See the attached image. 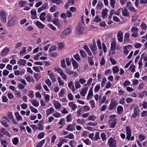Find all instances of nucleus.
Here are the masks:
<instances>
[{
  "mask_svg": "<svg viewBox=\"0 0 147 147\" xmlns=\"http://www.w3.org/2000/svg\"><path fill=\"white\" fill-rule=\"evenodd\" d=\"M17 63L21 66H24L25 65L26 62L24 59H20L18 61Z\"/></svg>",
  "mask_w": 147,
  "mask_h": 147,
  "instance_id": "obj_12",
  "label": "nucleus"
},
{
  "mask_svg": "<svg viewBox=\"0 0 147 147\" xmlns=\"http://www.w3.org/2000/svg\"><path fill=\"white\" fill-rule=\"evenodd\" d=\"M28 95L31 98H33L34 96V91L32 90L29 91L28 92Z\"/></svg>",
  "mask_w": 147,
  "mask_h": 147,
  "instance_id": "obj_53",
  "label": "nucleus"
},
{
  "mask_svg": "<svg viewBox=\"0 0 147 147\" xmlns=\"http://www.w3.org/2000/svg\"><path fill=\"white\" fill-rule=\"evenodd\" d=\"M31 18L33 19L37 18V16L36 14V11L35 9H32L30 11Z\"/></svg>",
  "mask_w": 147,
  "mask_h": 147,
  "instance_id": "obj_15",
  "label": "nucleus"
},
{
  "mask_svg": "<svg viewBox=\"0 0 147 147\" xmlns=\"http://www.w3.org/2000/svg\"><path fill=\"white\" fill-rule=\"evenodd\" d=\"M108 143L110 147H116V141L112 138H111L109 140Z\"/></svg>",
  "mask_w": 147,
  "mask_h": 147,
  "instance_id": "obj_5",
  "label": "nucleus"
},
{
  "mask_svg": "<svg viewBox=\"0 0 147 147\" xmlns=\"http://www.w3.org/2000/svg\"><path fill=\"white\" fill-rule=\"evenodd\" d=\"M61 67L63 68H65L66 66L65 62V60L64 59L60 60Z\"/></svg>",
  "mask_w": 147,
  "mask_h": 147,
  "instance_id": "obj_51",
  "label": "nucleus"
},
{
  "mask_svg": "<svg viewBox=\"0 0 147 147\" xmlns=\"http://www.w3.org/2000/svg\"><path fill=\"white\" fill-rule=\"evenodd\" d=\"M100 89V86L99 84L96 85L94 88V91L95 92H98Z\"/></svg>",
  "mask_w": 147,
  "mask_h": 147,
  "instance_id": "obj_63",
  "label": "nucleus"
},
{
  "mask_svg": "<svg viewBox=\"0 0 147 147\" xmlns=\"http://www.w3.org/2000/svg\"><path fill=\"white\" fill-rule=\"evenodd\" d=\"M134 46L135 48L139 49L142 46V45L140 43H136L134 44Z\"/></svg>",
  "mask_w": 147,
  "mask_h": 147,
  "instance_id": "obj_54",
  "label": "nucleus"
},
{
  "mask_svg": "<svg viewBox=\"0 0 147 147\" xmlns=\"http://www.w3.org/2000/svg\"><path fill=\"white\" fill-rule=\"evenodd\" d=\"M53 70L55 72H57L59 73L63 79L65 80L67 79L66 75L64 73L61 69L58 67H55L53 69Z\"/></svg>",
  "mask_w": 147,
  "mask_h": 147,
  "instance_id": "obj_3",
  "label": "nucleus"
},
{
  "mask_svg": "<svg viewBox=\"0 0 147 147\" xmlns=\"http://www.w3.org/2000/svg\"><path fill=\"white\" fill-rule=\"evenodd\" d=\"M8 121V120H3V121H0V123L4 126L6 127H7L9 126V125L7 123V122Z\"/></svg>",
  "mask_w": 147,
  "mask_h": 147,
  "instance_id": "obj_26",
  "label": "nucleus"
},
{
  "mask_svg": "<svg viewBox=\"0 0 147 147\" xmlns=\"http://www.w3.org/2000/svg\"><path fill=\"white\" fill-rule=\"evenodd\" d=\"M79 82L78 81H76L75 82V84L76 88V89H78L80 88L81 87V85L79 83Z\"/></svg>",
  "mask_w": 147,
  "mask_h": 147,
  "instance_id": "obj_64",
  "label": "nucleus"
},
{
  "mask_svg": "<svg viewBox=\"0 0 147 147\" xmlns=\"http://www.w3.org/2000/svg\"><path fill=\"white\" fill-rule=\"evenodd\" d=\"M15 115L18 121H20L22 120L23 118L22 116L19 114L18 112H17L15 113Z\"/></svg>",
  "mask_w": 147,
  "mask_h": 147,
  "instance_id": "obj_22",
  "label": "nucleus"
},
{
  "mask_svg": "<svg viewBox=\"0 0 147 147\" xmlns=\"http://www.w3.org/2000/svg\"><path fill=\"white\" fill-rule=\"evenodd\" d=\"M9 52V49L7 48H4L2 51L1 53V55L2 56H5L7 55Z\"/></svg>",
  "mask_w": 147,
  "mask_h": 147,
  "instance_id": "obj_25",
  "label": "nucleus"
},
{
  "mask_svg": "<svg viewBox=\"0 0 147 147\" xmlns=\"http://www.w3.org/2000/svg\"><path fill=\"white\" fill-rule=\"evenodd\" d=\"M116 41L114 38H112L111 43V50H114L116 49Z\"/></svg>",
  "mask_w": 147,
  "mask_h": 147,
  "instance_id": "obj_6",
  "label": "nucleus"
},
{
  "mask_svg": "<svg viewBox=\"0 0 147 147\" xmlns=\"http://www.w3.org/2000/svg\"><path fill=\"white\" fill-rule=\"evenodd\" d=\"M76 122L77 124L83 125L85 123L86 121L83 119H78L76 120Z\"/></svg>",
  "mask_w": 147,
  "mask_h": 147,
  "instance_id": "obj_28",
  "label": "nucleus"
},
{
  "mask_svg": "<svg viewBox=\"0 0 147 147\" xmlns=\"http://www.w3.org/2000/svg\"><path fill=\"white\" fill-rule=\"evenodd\" d=\"M74 0H68L67 3L65 6V7L66 8H67L69 7V6L67 7V5H71L74 4Z\"/></svg>",
  "mask_w": 147,
  "mask_h": 147,
  "instance_id": "obj_38",
  "label": "nucleus"
},
{
  "mask_svg": "<svg viewBox=\"0 0 147 147\" xmlns=\"http://www.w3.org/2000/svg\"><path fill=\"white\" fill-rule=\"evenodd\" d=\"M65 46L64 43L63 42L57 44L58 49L59 50L63 49L64 47Z\"/></svg>",
  "mask_w": 147,
  "mask_h": 147,
  "instance_id": "obj_34",
  "label": "nucleus"
},
{
  "mask_svg": "<svg viewBox=\"0 0 147 147\" xmlns=\"http://www.w3.org/2000/svg\"><path fill=\"white\" fill-rule=\"evenodd\" d=\"M71 28H66L60 34V37L61 38H65L71 33Z\"/></svg>",
  "mask_w": 147,
  "mask_h": 147,
  "instance_id": "obj_1",
  "label": "nucleus"
},
{
  "mask_svg": "<svg viewBox=\"0 0 147 147\" xmlns=\"http://www.w3.org/2000/svg\"><path fill=\"white\" fill-rule=\"evenodd\" d=\"M72 60V63L73 65V66L74 67V70H75L76 69H77L78 68V64L77 63V62L74 60L73 59H71Z\"/></svg>",
  "mask_w": 147,
  "mask_h": 147,
  "instance_id": "obj_21",
  "label": "nucleus"
},
{
  "mask_svg": "<svg viewBox=\"0 0 147 147\" xmlns=\"http://www.w3.org/2000/svg\"><path fill=\"white\" fill-rule=\"evenodd\" d=\"M68 105L69 107L73 110H74L77 107L76 105L75 104L74 102H69L68 103Z\"/></svg>",
  "mask_w": 147,
  "mask_h": 147,
  "instance_id": "obj_24",
  "label": "nucleus"
},
{
  "mask_svg": "<svg viewBox=\"0 0 147 147\" xmlns=\"http://www.w3.org/2000/svg\"><path fill=\"white\" fill-rule=\"evenodd\" d=\"M117 105V102L114 100H111L110 105L109 108L110 109H112Z\"/></svg>",
  "mask_w": 147,
  "mask_h": 147,
  "instance_id": "obj_9",
  "label": "nucleus"
},
{
  "mask_svg": "<svg viewBox=\"0 0 147 147\" xmlns=\"http://www.w3.org/2000/svg\"><path fill=\"white\" fill-rule=\"evenodd\" d=\"M31 102L32 105L35 107H38L39 105V101L36 100L32 99Z\"/></svg>",
  "mask_w": 147,
  "mask_h": 147,
  "instance_id": "obj_19",
  "label": "nucleus"
},
{
  "mask_svg": "<svg viewBox=\"0 0 147 147\" xmlns=\"http://www.w3.org/2000/svg\"><path fill=\"white\" fill-rule=\"evenodd\" d=\"M6 14L5 12L3 11H1L0 12V17L2 21L5 23L6 22Z\"/></svg>",
  "mask_w": 147,
  "mask_h": 147,
  "instance_id": "obj_4",
  "label": "nucleus"
},
{
  "mask_svg": "<svg viewBox=\"0 0 147 147\" xmlns=\"http://www.w3.org/2000/svg\"><path fill=\"white\" fill-rule=\"evenodd\" d=\"M7 117L9 119H12L13 117V116L12 113L10 112H8L7 113Z\"/></svg>",
  "mask_w": 147,
  "mask_h": 147,
  "instance_id": "obj_49",
  "label": "nucleus"
},
{
  "mask_svg": "<svg viewBox=\"0 0 147 147\" xmlns=\"http://www.w3.org/2000/svg\"><path fill=\"white\" fill-rule=\"evenodd\" d=\"M74 126L73 125L68 124L67 126L66 130L69 131H72L75 130Z\"/></svg>",
  "mask_w": 147,
  "mask_h": 147,
  "instance_id": "obj_20",
  "label": "nucleus"
},
{
  "mask_svg": "<svg viewBox=\"0 0 147 147\" xmlns=\"http://www.w3.org/2000/svg\"><path fill=\"white\" fill-rule=\"evenodd\" d=\"M79 82L82 84H85L86 82V80L84 78H81L79 80Z\"/></svg>",
  "mask_w": 147,
  "mask_h": 147,
  "instance_id": "obj_61",
  "label": "nucleus"
},
{
  "mask_svg": "<svg viewBox=\"0 0 147 147\" xmlns=\"http://www.w3.org/2000/svg\"><path fill=\"white\" fill-rule=\"evenodd\" d=\"M88 88L87 87H84L82 88L80 91V94L82 96H84L86 94Z\"/></svg>",
  "mask_w": 147,
  "mask_h": 147,
  "instance_id": "obj_11",
  "label": "nucleus"
},
{
  "mask_svg": "<svg viewBox=\"0 0 147 147\" xmlns=\"http://www.w3.org/2000/svg\"><path fill=\"white\" fill-rule=\"evenodd\" d=\"M54 111V108L50 107L49 109L46 111V115L47 116L49 115L51 113H52Z\"/></svg>",
  "mask_w": 147,
  "mask_h": 147,
  "instance_id": "obj_30",
  "label": "nucleus"
},
{
  "mask_svg": "<svg viewBox=\"0 0 147 147\" xmlns=\"http://www.w3.org/2000/svg\"><path fill=\"white\" fill-rule=\"evenodd\" d=\"M66 140L65 139H62L60 140V141L59 143L57 144L58 147H61L62 145L64 143V142H66Z\"/></svg>",
  "mask_w": 147,
  "mask_h": 147,
  "instance_id": "obj_39",
  "label": "nucleus"
},
{
  "mask_svg": "<svg viewBox=\"0 0 147 147\" xmlns=\"http://www.w3.org/2000/svg\"><path fill=\"white\" fill-rule=\"evenodd\" d=\"M57 79L59 86H61L64 85V83L60 77H58Z\"/></svg>",
  "mask_w": 147,
  "mask_h": 147,
  "instance_id": "obj_35",
  "label": "nucleus"
},
{
  "mask_svg": "<svg viewBox=\"0 0 147 147\" xmlns=\"http://www.w3.org/2000/svg\"><path fill=\"white\" fill-rule=\"evenodd\" d=\"M99 133L97 132L96 133L95 136L94 138V140L95 141L97 140L98 139H100Z\"/></svg>",
  "mask_w": 147,
  "mask_h": 147,
  "instance_id": "obj_62",
  "label": "nucleus"
},
{
  "mask_svg": "<svg viewBox=\"0 0 147 147\" xmlns=\"http://www.w3.org/2000/svg\"><path fill=\"white\" fill-rule=\"evenodd\" d=\"M84 49L85 50H86L89 56H91L92 55V54L88 46L87 45L84 46Z\"/></svg>",
  "mask_w": 147,
  "mask_h": 147,
  "instance_id": "obj_29",
  "label": "nucleus"
},
{
  "mask_svg": "<svg viewBox=\"0 0 147 147\" xmlns=\"http://www.w3.org/2000/svg\"><path fill=\"white\" fill-rule=\"evenodd\" d=\"M15 95L16 97L18 98H20L21 97V92L19 90H16L15 91Z\"/></svg>",
  "mask_w": 147,
  "mask_h": 147,
  "instance_id": "obj_43",
  "label": "nucleus"
},
{
  "mask_svg": "<svg viewBox=\"0 0 147 147\" xmlns=\"http://www.w3.org/2000/svg\"><path fill=\"white\" fill-rule=\"evenodd\" d=\"M117 113L119 114L122 113L123 111V107L121 106H119L117 108Z\"/></svg>",
  "mask_w": 147,
  "mask_h": 147,
  "instance_id": "obj_32",
  "label": "nucleus"
},
{
  "mask_svg": "<svg viewBox=\"0 0 147 147\" xmlns=\"http://www.w3.org/2000/svg\"><path fill=\"white\" fill-rule=\"evenodd\" d=\"M45 142V140H42L36 146V147H42L44 144Z\"/></svg>",
  "mask_w": 147,
  "mask_h": 147,
  "instance_id": "obj_52",
  "label": "nucleus"
},
{
  "mask_svg": "<svg viewBox=\"0 0 147 147\" xmlns=\"http://www.w3.org/2000/svg\"><path fill=\"white\" fill-rule=\"evenodd\" d=\"M15 22V19L14 18H12L8 22V24L10 26H11Z\"/></svg>",
  "mask_w": 147,
  "mask_h": 147,
  "instance_id": "obj_47",
  "label": "nucleus"
},
{
  "mask_svg": "<svg viewBox=\"0 0 147 147\" xmlns=\"http://www.w3.org/2000/svg\"><path fill=\"white\" fill-rule=\"evenodd\" d=\"M1 143L2 146L3 147H7V143L5 140H1Z\"/></svg>",
  "mask_w": 147,
  "mask_h": 147,
  "instance_id": "obj_55",
  "label": "nucleus"
},
{
  "mask_svg": "<svg viewBox=\"0 0 147 147\" xmlns=\"http://www.w3.org/2000/svg\"><path fill=\"white\" fill-rule=\"evenodd\" d=\"M12 142L13 144L16 145L19 142V139L16 137L12 139Z\"/></svg>",
  "mask_w": 147,
  "mask_h": 147,
  "instance_id": "obj_41",
  "label": "nucleus"
},
{
  "mask_svg": "<svg viewBox=\"0 0 147 147\" xmlns=\"http://www.w3.org/2000/svg\"><path fill=\"white\" fill-rule=\"evenodd\" d=\"M66 92V90L65 89L63 88L61 89L60 92L58 93V96L59 97H63Z\"/></svg>",
  "mask_w": 147,
  "mask_h": 147,
  "instance_id": "obj_13",
  "label": "nucleus"
},
{
  "mask_svg": "<svg viewBox=\"0 0 147 147\" xmlns=\"http://www.w3.org/2000/svg\"><path fill=\"white\" fill-rule=\"evenodd\" d=\"M68 86L69 88L71 89L72 91L74 89L73 83L72 82H70L68 83Z\"/></svg>",
  "mask_w": 147,
  "mask_h": 147,
  "instance_id": "obj_48",
  "label": "nucleus"
},
{
  "mask_svg": "<svg viewBox=\"0 0 147 147\" xmlns=\"http://www.w3.org/2000/svg\"><path fill=\"white\" fill-rule=\"evenodd\" d=\"M123 53L127 55L129 52V51L128 49H129L128 46H125L123 47Z\"/></svg>",
  "mask_w": 147,
  "mask_h": 147,
  "instance_id": "obj_33",
  "label": "nucleus"
},
{
  "mask_svg": "<svg viewBox=\"0 0 147 147\" xmlns=\"http://www.w3.org/2000/svg\"><path fill=\"white\" fill-rule=\"evenodd\" d=\"M129 35L128 33H126L125 34L124 38V41L125 44L128 43L130 40L129 39Z\"/></svg>",
  "mask_w": 147,
  "mask_h": 147,
  "instance_id": "obj_10",
  "label": "nucleus"
},
{
  "mask_svg": "<svg viewBox=\"0 0 147 147\" xmlns=\"http://www.w3.org/2000/svg\"><path fill=\"white\" fill-rule=\"evenodd\" d=\"M112 70L114 73H117L119 71L118 67L117 66H114L112 67Z\"/></svg>",
  "mask_w": 147,
  "mask_h": 147,
  "instance_id": "obj_42",
  "label": "nucleus"
},
{
  "mask_svg": "<svg viewBox=\"0 0 147 147\" xmlns=\"http://www.w3.org/2000/svg\"><path fill=\"white\" fill-rule=\"evenodd\" d=\"M108 10L107 9H105L102 10V17L103 18H106L107 15Z\"/></svg>",
  "mask_w": 147,
  "mask_h": 147,
  "instance_id": "obj_17",
  "label": "nucleus"
},
{
  "mask_svg": "<svg viewBox=\"0 0 147 147\" xmlns=\"http://www.w3.org/2000/svg\"><path fill=\"white\" fill-rule=\"evenodd\" d=\"M29 108L32 113H36L38 112L37 109L32 106H29Z\"/></svg>",
  "mask_w": 147,
  "mask_h": 147,
  "instance_id": "obj_40",
  "label": "nucleus"
},
{
  "mask_svg": "<svg viewBox=\"0 0 147 147\" xmlns=\"http://www.w3.org/2000/svg\"><path fill=\"white\" fill-rule=\"evenodd\" d=\"M96 118V117L95 116L92 115L89 116L87 118V119L88 120V121L91 120L92 121H94L95 120Z\"/></svg>",
  "mask_w": 147,
  "mask_h": 147,
  "instance_id": "obj_57",
  "label": "nucleus"
},
{
  "mask_svg": "<svg viewBox=\"0 0 147 147\" xmlns=\"http://www.w3.org/2000/svg\"><path fill=\"white\" fill-rule=\"evenodd\" d=\"M52 22L55 25H59V24L60 21L57 18H55L53 19Z\"/></svg>",
  "mask_w": 147,
  "mask_h": 147,
  "instance_id": "obj_31",
  "label": "nucleus"
},
{
  "mask_svg": "<svg viewBox=\"0 0 147 147\" xmlns=\"http://www.w3.org/2000/svg\"><path fill=\"white\" fill-rule=\"evenodd\" d=\"M53 103L56 109H59L60 108L61 105L58 101H53Z\"/></svg>",
  "mask_w": 147,
  "mask_h": 147,
  "instance_id": "obj_16",
  "label": "nucleus"
},
{
  "mask_svg": "<svg viewBox=\"0 0 147 147\" xmlns=\"http://www.w3.org/2000/svg\"><path fill=\"white\" fill-rule=\"evenodd\" d=\"M123 32L121 31H119L117 33V35L118 40L120 42H122L123 40Z\"/></svg>",
  "mask_w": 147,
  "mask_h": 147,
  "instance_id": "obj_7",
  "label": "nucleus"
},
{
  "mask_svg": "<svg viewBox=\"0 0 147 147\" xmlns=\"http://www.w3.org/2000/svg\"><path fill=\"white\" fill-rule=\"evenodd\" d=\"M126 130L127 135L131 134V129L129 127L127 126L126 127Z\"/></svg>",
  "mask_w": 147,
  "mask_h": 147,
  "instance_id": "obj_58",
  "label": "nucleus"
},
{
  "mask_svg": "<svg viewBox=\"0 0 147 147\" xmlns=\"http://www.w3.org/2000/svg\"><path fill=\"white\" fill-rule=\"evenodd\" d=\"M36 25L40 28L42 29L44 28L45 25L42 24L41 23L38 21H37L35 23Z\"/></svg>",
  "mask_w": 147,
  "mask_h": 147,
  "instance_id": "obj_23",
  "label": "nucleus"
},
{
  "mask_svg": "<svg viewBox=\"0 0 147 147\" xmlns=\"http://www.w3.org/2000/svg\"><path fill=\"white\" fill-rule=\"evenodd\" d=\"M46 13L44 12L42 13L40 16V19L42 21H44L45 20V16L46 15Z\"/></svg>",
  "mask_w": 147,
  "mask_h": 147,
  "instance_id": "obj_36",
  "label": "nucleus"
},
{
  "mask_svg": "<svg viewBox=\"0 0 147 147\" xmlns=\"http://www.w3.org/2000/svg\"><path fill=\"white\" fill-rule=\"evenodd\" d=\"M52 82H54L56 81V79L55 77V76L54 74L53 73H51L50 74H48Z\"/></svg>",
  "mask_w": 147,
  "mask_h": 147,
  "instance_id": "obj_27",
  "label": "nucleus"
},
{
  "mask_svg": "<svg viewBox=\"0 0 147 147\" xmlns=\"http://www.w3.org/2000/svg\"><path fill=\"white\" fill-rule=\"evenodd\" d=\"M80 53L81 56L83 58L87 56V54L83 50H80Z\"/></svg>",
  "mask_w": 147,
  "mask_h": 147,
  "instance_id": "obj_44",
  "label": "nucleus"
},
{
  "mask_svg": "<svg viewBox=\"0 0 147 147\" xmlns=\"http://www.w3.org/2000/svg\"><path fill=\"white\" fill-rule=\"evenodd\" d=\"M66 72L68 74L71 75L74 73V74H76V72L70 70L69 69H67L66 70Z\"/></svg>",
  "mask_w": 147,
  "mask_h": 147,
  "instance_id": "obj_56",
  "label": "nucleus"
},
{
  "mask_svg": "<svg viewBox=\"0 0 147 147\" xmlns=\"http://www.w3.org/2000/svg\"><path fill=\"white\" fill-rule=\"evenodd\" d=\"M141 60L144 59L145 61H147V55L145 53H143L141 56L140 58Z\"/></svg>",
  "mask_w": 147,
  "mask_h": 147,
  "instance_id": "obj_46",
  "label": "nucleus"
},
{
  "mask_svg": "<svg viewBox=\"0 0 147 147\" xmlns=\"http://www.w3.org/2000/svg\"><path fill=\"white\" fill-rule=\"evenodd\" d=\"M101 20V19L100 17L99 16H96L94 20L93 21L94 22H96L97 23L98 22H100V21Z\"/></svg>",
  "mask_w": 147,
  "mask_h": 147,
  "instance_id": "obj_50",
  "label": "nucleus"
},
{
  "mask_svg": "<svg viewBox=\"0 0 147 147\" xmlns=\"http://www.w3.org/2000/svg\"><path fill=\"white\" fill-rule=\"evenodd\" d=\"M57 9V6L55 5H54L51 7L49 9V11L51 12H53L56 10Z\"/></svg>",
  "mask_w": 147,
  "mask_h": 147,
  "instance_id": "obj_45",
  "label": "nucleus"
},
{
  "mask_svg": "<svg viewBox=\"0 0 147 147\" xmlns=\"http://www.w3.org/2000/svg\"><path fill=\"white\" fill-rule=\"evenodd\" d=\"M43 95L45 100V102L47 103L49 102L50 100V96L47 94H43Z\"/></svg>",
  "mask_w": 147,
  "mask_h": 147,
  "instance_id": "obj_37",
  "label": "nucleus"
},
{
  "mask_svg": "<svg viewBox=\"0 0 147 147\" xmlns=\"http://www.w3.org/2000/svg\"><path fill=\"white\" fill-rule=\"evenodd\" d=\"M118 12L117 13V16H119L121 12L122 13V16H123L128 17L129 16V13L125 7L119 8L118 9Z\"/></svg>",
  "mask_w": 147,
  "mask_h": 147,
  "instance_id": "obj_2",
  "label": "nucleus"
},
{
  "mask_svg": "<svg viewBox=\"0 0 147 147\" xmlns=\"http://www.w3.org/2000/svg\"><path fill=\"white\" fill-rule=\"evenodd\" d=\"M83 31V28L79 25H78L76 29V32L78 34H82Z\"/></svg>",
  "mask_w": 147,
  "mask_h": 147,
  "instance_id": "obj_8",
  "label": "nucleus"
},
{
  "mask_svg": "<svg viewBox=\"0 0 147 147\" xmlns=\"http://www.w3.org/2000/svg\"><path fill=\"white\" fill-rule=\"evenodd\" d=\"M26 4V2L21 1L19 2V6L21 7L24 6Z\"/></svg>",
  "mask_w": 147,
  "mask_h": 147,
  "instance_id": "obj_59",
  "label": "nucleus"
},
{
  "mask_svg": "<svg viewBox=\"0 0 147 147\" xmlns=\"http://www.w3.org/2000/svg\"><path fill=\"white\" fill-rule=\"evenodd\" d=\"M135 66L132 64H131L129 67V69L131 71V72H134L135 71Z\"/></svg>",
  "mask_w": 147,
  "mask_h": 147,
  "instance_id": "obj_60",
  "label": "nucleus"
},
{
  "mask_svg": "<svg viewBox=\"0 0 147 147\" xmlns=\"http://www.w3.org/2000/svg\"><path fill=\"white\" fill-rule=\"evenodd\" d=\"M90 49L92 51L94 52L93 53V54H95L96 52H94L97 49V47L96 46L95 42L93 43V44L90 47Z\"/></svg>",
  "mask_w": 147,
  "mask_h": 147,
  "instance_id": "obj_18",
  "label": "nucleus"
},
{
  "mask_svg": "<svg viewBox=\"0 0 147 147\" xmlns=\"http://www.w3.org/2000/svg\"><path fill=\"white\" fill-rule=\"evenodd\" d=\"M93 95L92 93V88H90L89 91L88 96L86 97V99L88 100L92 98Z\"/></svg>",
  "mask_w": 147,
  "mask_h": 147,
  "instance_id": "obj_14",
  "label": "nucleus"
}]
</instances>
